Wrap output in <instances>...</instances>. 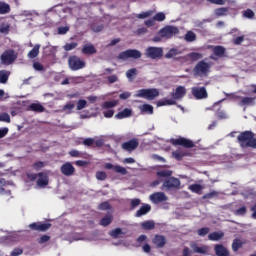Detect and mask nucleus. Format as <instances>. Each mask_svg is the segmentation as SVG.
<instances>
[{
  "label": "nucleus",
  "mask_w": 256,
  "mask_h": 256,
  "mask_svg": "<svg viewBox=\"0 0 256 256\" xmlns=\"http://www.w3.org/2000/svg\"><path fill=\"white\" fill-rule=\"evenodd\" d=\"M142 55L143 54H141V51L137 49H128L120 52L118 59H121L122 61H126V59H141Z\"/></svg>",
  "instance_id": "20e7f679"
},
{
  "label": "nucleus",
  "mask_w": 256,
  "mask_h": 256,
  "mask_svg": "<svg viewBox=\"0 0 256 256\" xmlns=\"http://www.w3.org/2000/svg\"><path fill=\"white\" fill-rule=\"evenodd\" d=\"M51 227V223H44V222H34L29 225V229L31 231H39L41 233H45V231H49Z\"/></svg>",
  "instance_id": "9b49d317"
},
{
  "label": "nucleus",
  "mask_w": 256,
  "mask_h": 256,
  "mask_svg": "<svg viewBox=\"0 0 256 256\" xmlns=\"http://www.w3.org/2000/svg\"><path fill=\"white\" fill-rule=\"evenodd\" d=\"M39 49H41V45L36 44L32 50L28 52L29 59H35V57L39 56Z\"/></svg>",
  "instance_id": "f704fd0d"
},
{
  "label": "nucleus",
  "mask_w": 256,
  "mask_h": 256,
  "mask_svg": "<svg viewBox=\"0 0 256 256\" xmlns=\"http://www.w3.org/2000/svg\"><path fill=\"white\" fill-rule=\"evenodd\" d=\"M223 237H225V233L223 232H212L208 235L210 241H220Z\"/></svg>",
  "instance_id": "7c9ffc66"
},
{
  "label": "nucleus",
  "mask_w": 256,
  "mask_h": 256,
  "mask_svg": "<svg viewBox=\"0 0 256 256\" xmlns=\"http://www.w3.org/2000/svg\"><path fill=\"white\" fill-rule=\"evenodd\" d=\"M0 121L3 123H11V116L7 113H1Z\"/></svg>",
  "instance_id": "8fccbe9b"
},
{
  "label": "nucleus",
  "mask_w": 256,
  "mask_h": 256,
  "mask_svg": "<svg viewBox=\"0 0 256 256\" xmlns=\"http://www.w3.org/2000/svg\"><path fill=\"white\" fill-rule=\"evenodd\" d=\"M77 45H78L77 42L66 43L63 49L65 51H73V49H76Z\"/></svg>",
  "instance_id": "09e8293b"
},
{
  "label": "nucleus",
  "mask_w": 256,
  "mask_h": 256,
  "mask_svg": "<svg viewBox=\"0 0 256 256\" xmlns=\"http://www.w3.org/2000/svg\"><path fill=\"white\" fill-rule=\"evenodd\" d=\"M158 34L164 39H171L173 36L179 35V28L175 26H165L159 30Z\"/></svg>",
  "instance_id": "0eeeda50"
},
{
  "label": "nucleus",
  "mask_w": 256,
  "mask_h": 256,
  "mask_svg": "<svg viewBox=\"0 0 256 256\" xmlns=\"http://www.w3.org/2000/svg\"><path fill=\"white\" fill-rule=\"evenodd\" d=\"M122 233H123V230H121V228H116L111 231L110 235L114 239H117Z\"/></svg>",
  "instance_id": "680f3d73"
},
{
  "label": "nucleus",
  "mask_w": 256,
  "mask_h": 256,
  "mask_svg": "<svg viewBox=\"0 0 256 256\" xmlns=\"http://www.w3.org/2000/svg\"><path fill=\"white\" fill-rule=\"evenodd\" d=\"M177 55H181V51L177 48H171L166 54V59H173V57H177Z\"/></svg>",
  "instance_id": "e433bc0d"
},
{
  "label": "nucleus",
  "mask_w": 256,
  "mask_h": 256,
  "mask_svg": "<svg viewBox=\"0 0 256 256\" xmlns=\"http://www.w3.org/2000/svg\"><path fill=\"white\" fill-rule=\"evenodd\" d=\"M75 109V104L72 102H68L63 106V111H66L67 113H71Z\"/></svg>",
  "instance_id": "6e6d98bb"
},
{
  "label": "nucleus",
  "mask_w": 256,
  "mask_h": 256,
  "mask_svg": "<svg viewBox=\"0 0 256 256\" xmlns=\"http://www.w3.org/2000/svg\"><path fill=\"white\" fill-rule=\"evenodd\" d=\"M134 97H142L143 99L153 101V99L159 97V90L156 88L140 89L137 91Z\"/></svg>",
  "instance_id": "7ed1b4c3"
},
{
  "label": "nucleus",
  "mask_w": 256,
  "mask_h": 256,
  "mask_svg": "<svg viewBox=\"0 0 256 256\" xmlns=\"http://www.w3.org/2000/svg\"><path fill=\"white\" fill-rule=\"evenodd\" d=\"M245 41V36H238L232 40L233 45H241Z\"/></svg>",
  "instance_id": "0e129e2a"
},
{
  "label": "nucleus",
  "mask_w": 256,
  "mask_h": 256,
  "mask_svg": "<svg viewBox=\"0 0 256 256\" xmlns=\"http://www.w3.org/2000/svg\"><path fill=\"white\" fill-rule=\"evenodd\" d=\"M188 59L191 61H199V59H203V54L199 52H192L188 54Z\"/></svg>",
  "instance_id": "a19ab883"
},
{
  "label": "nucleus",
  "mask_w": 256,
  "mask_h": 256,
  "mask_svg": "<svg viewBox=\"0 0 256 256\" xmlns=\"http://www.w3.org/2000/svg\"><path fill=\"white\" fill-rule=\"evenodd\" d=\"M96 179H98V181H105V179H107V173L104 171L96 172Z\"/></svg>",
  "instance_id": "052dcab7"
},
{
  "label": "nucleus",
  "mask_w": 256,
  "mask_h": 256,
  "mask_svg": "<svg viewBox=\"0 0 256 256\" xmlns=\"http://www.w3.org/2000/svg\"><path fill=\"white\" fill-rule=\"evenodd\" d=\"M215 197H219V192L213 190L212 192L206 193L203 196V199H213Z\"/></svg>",
  "instance_id": "4d7b16f0"
},
{
  "label": "nucleus",
  "mask_w": 256,
  "mask_h": 256,
  "mask_svg": "<svg viewBox=\"0 0 256 256\" xmlns=\"http://www.w3.org/2000/svg\"><path fill=\"white\" fill-rule=\"evenodd\" d=\"M184 39L187 41V43H193V41H197V34H195L193 31H188Z\"/></svg>",
  "instance_id": "58836bf2"
},
{
  "label": "nucleus",
  "mask_w": 256,
  "mask_h": 256,
  "mask_svg": "<svg viewBox=\"0 0 256 256\" xmlns=\"http://www.w3.org/2000/svg\"><path fill=\"white\" fill-rule=\"evenodd\" d=\"M131 115H133V110L125 108L123 111L118 112L115 117L116 119H127V117H131Z\"/></svg>",
  "instance_id": "b1692460"
},
{
  "label": "nucleus",
  "mask_w": 256,
  "mask_h": 256,
  "mask_svg": "<svg viewBox=\"0 0 256 256\" xmlns=\"http://www.w3.org/2000/svg\"><path fill=\"white\" fill-rule=\"evenodd\" d=\"M152 243L157 247V249H163V247L167 245V238L163 235L156 234L152 239Z\"/></svg>",
  "instance_id": "2eb2a0df"
},
{
  "label": "nucleus",
  "mask_w": 256,
  "mask_h": 256,
  "mask_svg": "<svg viewBox=\"0 0 256 256\" xmlns=\"http://www.w3.org/2000/svg\"><path fill=\"white\" fill-rule=\"evenodd\" d=\"M226 49L223 46H215L213 53L216 57H225Z\"/></svg>",
  "instance_id": "72a5a7b5"
},
{
  "label": "nucleus",
  "mask_w": 256,
  "mask_h": 256,
  "mask_svg": "<svg viewBox=\"0 0 256 256\" xmlns=\"http://www.w3.org/2000/svg\"><path fill=\"white\" fill-rule=\"evenodd\" d=\"M17 57H19V54L15 50L7 49L0 55V63L6 66L13 65L17 61Z\"/></svg>",
  "instance_id": "f03ea898"
},
{
  "label": "nucleus",
  "mask_w": 256,
  "mask_h": 256,
  "mask_svg": "<svg viewBox=\"0 0 256 256\" xmlns=\"http://www.w3.org/2000/svg\"><path fill=\"white\" fill-rule=\"evenodd\" d=\"M29 111H35L36 113H43L45 111V107L39 103H32L28 107Z\"/></svg>",
  "instance_id": "c756f323"
},
{
  "label": "nucleus",
  "mask_w": 256,
  "mask_h": 256,
  "mask_svg": "<svg viewBox=\"0 0 256 256\" xmlns=\"http://www.w3.org/2000/svg\"><path fill=\"white\" fill-rule=\"evenodd\" d=\"M154 21H165V13L158 12L154 17Z\"/></svg>",
  "instance_id": "338daca9"
},
{
  "label": "nucleus",
  "mask_w": 256,
  "mask_h": 256,
  "mask_svg": "<svg viewBox=\"0 0 256 256\" xmlns=\"http://www.w3.org/2000/svg\"><path fill=\"white\" fill-rule=\"evenodd\" d=\"M139 205H141V199H139V198H134L130 202V207L132 210L137 209V207H139Z\"/></svg>",
  "instance_id": "5fc2aeb1"
},
{
  "label": "nucleus",
  "mask_w": 256,
  "mask_h": 256,
  "mask_svg": "<svg viewBox=\"0 0 256 256\" xmlns=\"http://www.w3.org/2000/svg\"><path fill=\"white\" fill-rule=\"evenodd\" d=\"M210 69H211V66L209 65V63L202 60L196 64V66L193 69V73L195 77H201L202 75H207Z\"/></svg>",
  "instance_id": "39448f33"
},
{
  "label": "nucleus",
  "mask_w": 256,
  "mask_h": 256,
  "mask_svg": "<svg viewBox=\"0 0 256 256\" xmlns=\"http://www.w3.org/2000/svg\"><path fill=\"white\" fill-rule=\"evenodd\" d=\"M37 185L38 187H47L49 185V178H47V174L42 172V176H38Z\"/></svg>",
  "instance_id": "bb28decb"
},
{
  "label": "nucleus",
  "mask_w": 256,
  "mask_h": 256,
  "mask_svg": "<svg viewBox=\"0 0 256 256\" xmlns=\"http://www.w3.org/2000/svg\"><path fill=\"white\" fill-rule=\"evenodd\" d=\"M214 13L216 17H225L229 15V8H225V7L217 8L215 9Z\"/></svg>",
  "instance_id": "c9c22d12"
},
{
  "label": "nucleus",
  "mask_w": 256,
  "mask_h": 256,
  "mask_svg": "<svg viewBox=\"0 0 256 256\" xmlns=\"http://www.w3.org/2000/svg\"><path fill=\"white\" fill-rule=\"evenodd\" d=\"M140 225L145 231H153L155 229V222L153 220L144 221Z\"/></svg>",
  "instance_id": "c85d7f7f"
},
{
  "label": "nucleus",
  "mask_w": 256,
  "mask_h": 256,
  "mask_svg": "<svg viewBox=\"0 0 256 256\" xmlns=\"http://www.w3.org/2000/svg\"><path fill=\"white\" fill-rule=\"evenodd\" d=\"M145 55L148 59H161L163 57V48L150 46L146 49Z\"/></svg>",
  "instance_id": "1a4fd4ad"
},
{
  "label": "nucleus",
  "mask_w": 256,
  "mask_h": 256,
  "mask_svg": "<svg viewBox=\"0 0 256 256\" xmlns=\"http://www.w3.org/2000/svg\"><path fill=\"white\" fill-rule=\"evenodd\" d=\"M43 176V172H39V173H37V174H35V173H28L27 174V177H28V179L30 180V181H37V179L39 178V177H42Z\"/></svg>",
  "instance_id": "a18cd8bd"
},
{
  "label": "nucleus",
  "mask_w": 256,
  "mask_h": 256,
  "mask_svg": "<svg viewBox=\"0 0 256 256\" xmlns=\"http://www.w3.org/2000/svg\"><path fill=\"white\" fill-rule=\"evenodd\" d=\"M119 101L113 100V101H106L102 104V109H113V107H117V104Z\"/></svg>",
  "instance_id": "ea45409f"
},
{
  "label": "nucleus",
  "mask_w": 256,
  "mask_h": 256,
  "mask_svg": "<svg viewBox=\"0 0 256 256\" xmlns=\"http://www.w3.org/2000/svg\"><path fill=\"white\" fill-rule=\"evenodd\" d=\"M136 75H137L136 68H131V69L127 70V72H126V77L128 79H134Z\"/></svg>",
  "instance_id": "49530a36"
},
{
  "label": "nucleus",
  "mask_w": 256,
  "mask_h": 256,
  "mask_svg": "<svg viewBox=\"0 0 256 256\" xmlns=\"http://www.w3.org/2000/svg\"><path fill=\"white\" fill-rule=\"evenodd\" d=\"M170 143L171 145H174V147H177L178 145H180L185 149H193V147H195V143H193L192 140L183 138V137H179L177 139H171Z\"/></svg>",
  "instance_id": "6e6552de"
},
{
  "label": "nucleus",
  "mask_w": 256,
  "mask_h": 256,
  "mask_svg": "<svg viewBox=\"0 0 256 256\" xmlns=\"http://www.w3.org/2000/svg\"><path fill=\"white\" fill-rule=\"evenodd\" d=\"M150 201H152L155 205L163 203L164 201H167V195H165L163 192H155L150 195Z\"/></svg>",
  "instance_id": "dca6fc26"
},
{
  "label": "nucleus",
  "mask_w": 256,
  "mask_h": 256,
  "mask_svg": "<svg viewBox=\"0 0 256 256\" xmlns=\"http://www.w3.org/2000/svg\"><path fill=\"white\" fill-rule=\"evenodd\" d=\"M188 189L192 193H197L198 195H201V191H203V186H201V184H191Z\"/></svg>",
  "instance_id": "4c0bfd02"
},
{
  "label": "nucleus",
  "mask_w": 256,
  "mask_h": 256,
  "mask_svg": "<svg viewBox=\"0 0 256 256\" xmlns=\"http://www.w3.org/2000/svg\"><path fill=\"white\" fill-rule=\"evenodd\" d=\"M33 69H35V71H45V66H43V64L40 62H34Z\"/></svg>",
  "instance_id": "69168bd1"
},
{
  "label": "nucleus",
  "mask_w": 256,
  "mask_h": 256,
  "mask_svg": "<svg viewBox=\"0 0 256 256\" xmlns=\"http://www.w3.org/2000/svg\"><path fill=\"white\" fill-rule=\"evenodd\" d=\"M68 65L71 71H79L80 69H85V61L81 60L79 56H70L68 58Z\"/></svg>",
  "instance_id": "423d86ee"
},
{
  "label": "nucleus",
  "mask_w": 256,
  "mask_h": 256,
  "mask_svg": "<svg viewBox=\"0 0 256 256\" xmlns=\"http://www.w3.org/2000/svg\"><path fill=\"white\" fill-rule=\"evenodd\" d=\"M45 162L43 161H37L35 162L32 167L33 169H35V171H41V169H43V167H45Z\"/></svg>",
  "instance_id": "3c124183"
},
{
  "label": "nucleus",
  "mask_w": 256,
  "mask_h": 256,
  "mask_svg": "<svg viewBox=\"0 0 256 256\" xmlns=\"http://www.w3.org/2000/svg\"><path fill=\"white\" fill-rule=\"evenodd\" d=\"M214 251L217 256H229V250L222 244L215 245Z\"/></svg>",
  "instance_id": "412c9836"
},
{
  "label": "nucleus",
  "mask_w": 256,
  "mask_h": 256,
  "mask_svg": "<svg viewBox=\"0 0 256 256\" xmlns=\"http://www.w3.org/2000/svg\"><path fill=\"white\" fill-rule=\"evenodd\" d=\"M173 175V171L171 170H162L157 172V177H171Z\"/></svg>",
  "instance_id": "37998d69"
},
{
  "label": "nucleus",
  "mask_w": 256,
  "mask_h": 256,
  "mask_svg": "<svg viewBox=\"0 0 256 256\" xmlns=\"http://www.w3.org/2000/svg\"><path fill=\"white\" fill-rule=\"evenodd\" d=\"M194 253H202V254H205L207 253V249L205 247H199L197 246V244H193L191 245Z\"/></svg>",
  "instance_id": "c03bdc74"
},
{
  "label": "nucleus",
  "mask_w": 256,
  "mask_h": 256,
  "mask_svg": "<svg viewBox=\"0 0 256 256\" xmlns=\"http://www.w3.org/2000/svg\"><path fill=\"white\" fill-rule=\"evenodd\" d=\"M11 13V6L3 1H0V15Z\"/></svg>",
  "instance_id": "473e14b6"
},
{
  "label": "nucleus",
  "mask_w": 256,
  "mask_h": 256,
  "mask_svg": "<svg viewBox=\"0 0 256 256\" xmlns=\"http://www.w3.org/2000/svg\"><path fill=\"white\" fill-rule=\"evenodd\" d=\"M191 93L195 99H207V97H209L207 88L205 87H194L192 88Z\"/></svg>",
  "instance_id": "f8f14e48"
},
{
  "label": "nucleus",
  "mask_w": 256,
  "mask_h": 256,
  "mask_svg": "<svg viewBox=\"0 0 256 256\" xmlns=\"http://www.w3.org/2000/svg\"><path fill=\"white\" fill-rule=\"evenodd\" d=\"M255 99L256 97H242L238 105L240 107H253L255 105Z\"/></svg>",
  "instance_id": "6ab92c4d"
},
{
  "label": "nucleus",
  "mask_w": 256,
  "mask_h": 256,
  "mask_svg": "<svg viewBox=\"0 0 256 256\" xmlns=\"http://www.w3.org/2000/svg\"><path fill=\"white\" fill-rule=\"evenodd\" d=\"M98 209H100V211H109L111 204H109V202H102L99 204Z\"/></svg>",
  "instance_id": "13d9d810"
},
{
  "label": "nucleus",
  "mask_w": 256,
  "mask_h": 256,
  "mask_svg": "<svg viewBox=\"0 0 256 256\" xmlns=\"http://www.w3.org/2000/svg\"><path fill=\"white\" fill-rule=\"evenodd\" d=\"M105 169H112L114 173H119L120 175H127V169L121 165H113L111 163H106L104 165Z\"/></svg>",
  "instance_id": "a211bd4d"
},
{
  "label": "nucleus",
  "mask_w": 256,
  "mask_h": 256,
  "mask_svg": "<svg viewBox=\"0 0 256 256\" xmlns=\"http://www.w3.org/2000/svg\"><path fill=\"white\" fill-rule=\"evenodd\" d=\"M111 223H113V215L107 214L105 217H103L100 220L99 225H101V227H109V225H111Z\"/></svg>",
  "instance_id": "393cba45"
},
{
  "label": "nucleus",
  "mask_w": 256,
  "mask_h": 256,
  "mask_svg": "<svg viewBox=\"0 0 256 256\" xmlns=\"http://www.w3.org/2000/svg\"><path fill=\"white\" fill-rule=\"evenodd\" d=\"M187 153L183 152L182 148H178L177 150L172 152V157L176 159V161H183V157H186Z\"/></svg>",
  "instance_id": "a878e982"
},
{
  "label": "nucleus",
  "mask_w": 256,
  "mask_h": 256,
  "mask_svg": "<svg viewBox=\"0 0 256 256\" xmlns=\"http://www.w3.org/2000/svg\"><path fill=\"white\" fill-rule=\"evenodd\" d=\"M241 247H243V242H241L240 239H234L232 243L233 251L237 252L239 249H241Z\"/></svg>",
  "instance_id": "79ce46f5"
},
{
  "label": "nucleus",
  "mask_w": 256,
  "mask_h": 256,
  "mask_svg": "<svg viewBox=\"0 0 256 256\" xmlns=\"http://www.w3.org/2000/svg\"><path fill=\"white\" fill-rule=\"evenodd\" d=\"M151 211V206L149 204H143L139 210H137L135 217H143Z\"/></svg>",
  "instance_id": "5701e85b"
},
{
  "label": "nucleus",
  "mask_w": 256,
  "mask_h": 256,
  "mask_svg": "<svg viewBox=\"0 0 256 256\" xmlns=\"http://www.w3.org/2000/svg\"><path fill=\"white\" fill-rule=\"evenodd\" d=\"M122 149H124V151H128L129 153H131V151H135V149H137V147H139V140L137 139H131L127 142H124L121 144Z\"/></svg>",
  "instance_id": "ddd939ff"
},
{
  "label": "nucleus",
  "mask_w": 256,
  "mask_h": 256,
  "mask_svg": "<svg viewBox=\"0 0 256 256\" xmlns=\"http://www.w3.org/2000/svg\"><path fill=\"white\" fill-rule=\"evenodd\" d=\"M9 75H11V72L0 70V84L5 85L9 81Z\"/></svg>",
  "instance_id": "2f4dec72"
},
{
  "label": "nucleus",
  "mask_w": 256,
  "mask_h": 256,
  "mask_svg": "<svg viewBox=\"0 0 256 256\" xmlns=\"http://www.w3.org/2000/svg\"><path fill=\"white\" fill-rule=\"evenodd\" d=\"M187 95V89L184 86H178L175 92L171 93V97L174 98V101H179V99H183Z\"/></svg>",
  "instance_id": "f3484780"
},
{
  "label": "nucleus",
  "mask_w": 256,
  "mask_h": 256,
  "mask_svg": "<svg viewBox=\"0 0 256 256\" xmlns=\"http://www.w3.org/2000/svg\"><path fill=\"white\" fill-rule=\"evenodd\" d=\"M246 214H247V207H245V206L238 208L234 212V215L241 216V217H243V215H246Z\"/></svg>",
  "instance_id": "603ef678"
},
{
  "label": "nucleus",
  "mask_w": 256,
  "mask_h": 256,
  "mask_svg": "<svg viewBox=\"0 0 256 256\" xmlns=\"http://www.w3.org/2000/svg\"><path fill=\"white\" fill-rule=\"evenodd\" d=\"M163 187L167 189V191L179 189V187H181V180H179V178L170 177L163 182Z\"/></svg>",
  "instance_id": "9d476101"
},
{
  "label": "nucleus",
  "mask_w": 256,
  "mask_h": 256,
  "mask_svg": "<svg viewBox=\"0 0 256 256\" xmlns=\"http://www.w3.org/2000/svg\"><path fill=\"white\" fill-rule=\"evenodd\" d=\"M94 144L95 139L93 138H86L82 141V145H84L85 147H93Z\"/></svg>",
  "instance_id": "864d4df0"
},
{
  "label": "nucleus",
  "mask_w": 256,
  "mask_h": 256,
  "mask_svg": "<svg viewBox=\"0 0 256 256\" xmlns=\"http://www.w3.org/2000/svg\"><path fill=\"white\" fill-rule=\"evenodd\" d=\"M51 241V236L49 235H42L39 239H38V243L39 245H43V243H47Z\"/></svg>",
  "instance_id": "e2e57ef3"
},
{
  "label": "nucleus",
  "mask_w": 256,
  "mask_h": 256,
  "mask_svg": "<svg viewBox=\"0 0 256 256\" xmlns=\"http://www.w3.org/2000/svg\"><path fill=\"white\" fill-rule=\"evenodd\" d=\"M60 171L62 175H65L66 177H71V175L75 174V167L73 166V164H71V162H66L61 166Z\"/></svg>",
  "instance_id": "4468645a"
},
{
  "label": "nucleus",
  "mask_w": 256,
  "mask_h": 256,
  "mask_svg": "<svg viewBox=\"0 0 256 256\" xmlns=\"http://www.w3.org/2000/svg\"><path fill=\"white\" fill-rule=\"evenodd\" d=\"M151 15H153V10H148L138 14L137 19H147V17H151Z\"/></svg>",
  "instance_id": "de8ad7c7"
},
{
  "label": "nucleus",
  "mask_w": 256,
  "mask_h": 256,
  "mask_svg": "<svg viewBox=\"0 0 256 256\" xmlns=\"http://www.w3.org/2000/svg\"><path fill=\"white\" fill-rule=\"evenodd\" d=\"M167 105H177V101H175L174 98L173 99L164 98L157 102V107H165Z\"/></svg>",
  "instance_id": "cd10ccee"
},
{
  "label": "nucleus",
  "mask_w": 256,
  "mask_h": 256,
  "mask_svg": "<svg viewBox=\"0 0 256 256\" xmlns=\"http://www.w3.org/2000/svg\"><path fill=\"white\" fill-rule=\"evenodd\" d=\"M87 107V100L80 99L77 102V111H81Z\"/></svg>",
  "instance_id": "bf43d9fd"
},
{
  "label": "nucleus",
  "mask_w": 256,
  "mask_h": 256,
  "mask_svg": "<svg viewBox=\"0 0 256 256\" xmlns=\"http://www.w3.org/2000/svg\"><path fill=\"white\" fill-rule=\"evenodd\" d=\"M83 55H95L97 48L93 44H86L82 47Z\"/></svg>",
  "instance_id": "4be33fe9"
},
{
  "label": "nucleus",
  "mask_w": 256,
  "mask_h": 256,
  "mask_svg": "<svg viewBox=\"0 0 256 256\" xmlns=\"http://www.w3.org/2000/svg\"><path fill=\"white\" fill-rule=\"evenodd\" d=\"M237 142L239 143L242 149H256V138L255 133L252 131L246 130L241 132L237 136Z\"/></svg>",
  "instance_id": "f257e3e1"
},
{
  "label": "nucleus",
  "mask_w": 256,
  "mask_h": 256,
  "mask_svg": "<svg viewBox=\"0 0 256 256\" xmlns=\"http://www.w3.org/2000/svg\"><path fill=\"white\" fill-rule=\"evenodd\" d=\"M141 112V115H153L154 108L151 104H143L138 107Z\"/></svg>",
  "instance_id": "aec40b11"
},
{
  "label": "nucleus",
  "mask_w": 256,
  "mask_h": 256,
  "mask_svg": "<svg viewBox=\"0 0 256 256\" xmlns=\"http://www.w3.org/2000/svg\"><path fill=\"white\" fill-rule=\"evenodd\" d=\"M244 17H246V19H253V17H255V12L251 9H247L244 11Z\"/></svg>",
  "instance_id": "774afa93"
}]
</instances>
